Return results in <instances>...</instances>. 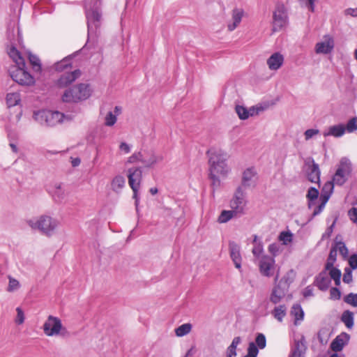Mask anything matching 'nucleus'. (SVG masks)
<instances>
[{"instance_id":"nucleus-18","label":"nucleus","mask_w":357,"mask_h":357,"mask_svg":"<svg viewBox=\"0 0 357 357\" xmlns=\"http://www.w3.org/2000/svg\"><path fill=\"white\" fill-rule=\"evenodd\" d=\"M229 253L230 257L232 259L235 267L238 269L241 268V248L239 245L236 243L234 241H231L229 243Z\"/></svg>"},{"instance_id":"nucleus-39","label":"nucleus","mask_w":357,"mask_h":357,"mask_svg":"<svg viewBox=\"0 0 357 357\" xmlns=\"http://www.w3.org/2000/svg\"><path fill=\"white\" fill-rule=\"evenodd\" d=\"M304 345L297 341L295 343L294 348L291 351L290 357H303Z\"/></svg>"},{"instance_id":"nucleus-34","label":"nucleus","mask_w":357,"mask_h":357,"mask_svg":"<svg viewBox=\"0 0 357 357\" xmlns=\"http://www.w3.org/2000/svg\"><path fill=\"white\" fill-rule=\"evenodd\" d=\"M192 330V324L186 323L181 325L175 329V334L178 337H183L190 333Z\"/></svg>"},{"instance_id":"nucleus-25","label":"nucleus","mask_w":357,"mask_h":357,"mask_svg":"<svg viewBox=\"0 0 357 357\" xmlns=\"http://www.w3.org/2000/svg\"><path fill=\"white\" fill-rule=\"evenodd\" d=\"M9 56L15 63V66H25L24 58L21 56L20 52L15 47H12L8 52Z\"/></svg>"},{"instance_id":"nucleus-44","label":"nucleus","mask_w":357,"mask_h":357,"mask_svg":"<svg viewBox=\"0 0 357 357\" xmlns=\"http://www.w3.org/2000/svg\"><path fill=\"white\" fill-rule=\"evenodd\" d=\"M292 234L290 231H282L279 235V240L284 245H288L292 241Z\"/></svg>"},{"instance_id":"nucleus-58","label":"nucleus","mask_w":357,"mask_h":357,"mask_svg":"<svg viewBox=\"0 0 357 357\" xmlns=\"http://www.w3.org/2000/svg\"><path fill=\"white\" fill-rule=\"evenodd\" d=\"M319 132V131L317 129H308L304 133L305 138L306 140H309Z\"/></svg>"},{"instance_id":"nucleus-45","label":"nucleus","mask_w":357,"mask_h":357,"mask_svg":"<svg viewBox=\"0 0 357 357\" xmlns=\"http://www.w3.org/2000/svg\"><path fill=\"white\" fill-rule=\"evenodd\" d=\"M345 127V132H353L357 130V117L349 120Z\"/></svg>"},{"instance_id":"nucleus-31","label":"nucleus","mask_w":357,"mask_h":357,"mask_svg":"<svg viewBox=\"0 0 357 357\" xmlns=\"http://www.w3.org/2000/svg\"><path fill=\"white\" fill-rule=\"evenodd\" d=\"M20 100V94L19 93H9L6 96V103L8 107H14L18 105Z\"/></svg>"},{"instance_id":"nucleus-8","label":"nucleus","mask_w":357,"mask_h":357,"mask_svg":"<svg viewBox=\"0 0 357 357\" xmlns=\"http://www.w3.org/2000/svg\"><path fill=\"white\" fill-rule=\"evenodd\" d=\"M288 23L287 11L282 3H277L273 14L272 33L281 31Z\"/></svg>"},{"instance_id":"nucleus-23","label":"nucleus","mask_w":357,"mask_h":357,"mask_svg":"<svg viewBox=\"0 0 357 357\" xmlns=\"http://www.w3.org/2000/svg\"><path fill=\"white\" fill-rule=\"evenodd\" d=\"M51 192L54 200L56 202L63 201L67 195L63 184L61 183H54Z\"/></svg>"},{"instance_id":"nucleus-43","label":"nucleus","mask_w":357,"mask_h":357,"mask_svg":"<svg viewBox=\"0 0 357 357\" xmlns=\"http://www.w3.org/2000/svg\"><path fill=\"white\" fill-rule=\"evenodd\" d=\"M318 196L319 191L317 188L311 187L308 189L306 197L309 202V206L311 205V202H313L318 198Z\"/></svg>"},{"instance_id":"nucleus-49","label":"nucleus","mask_w":357,"mask_h":357,"mask_svg":"<svg viewBox=\"0 0 357 357\" xmlns=\"http://www.w3.org/2000/svg\"><path fill=\"white\" fill-rule=\"evenodd\" d=\"M116 115L114 114L112 112H109L105 116V124L107 126H112L116 122Z\"/></svg>"},{"instance_id":"nucleus-59","label":"nucleus","mask_w":357,"mask_h":357,"mask_svg":"<svg viewBox=\"0 0 357 357\" xmlns=\"http://www.w3.org/2000/svg\"><path fill=\"white\" fill-rule=\"evenodd\" d=\"M351 281H352V272L349 268H345V272L343 275V282L349 284Z\"/></svg>"},{"instance_id":"nucleus-35","label":"nucleus","mask_w":357,"mask_h":357,"mask_svg":"<svg viewBox=\"0 0 357 357\" xmlns=\"http://www.w3.org/2000/svg\"><path fill=\"white\" fill-rule=\"evenodd\" d=\"M291 314L294 317L295 324L297 321L303 319L304 312L299 304H294L291 308Z\"/></svg>"},{"instance_id":"nucleus-33","label":"nucleus","mask_w":357,"mask_h":357,"mask_svg":"<svg viewBox=\"0 0 357 357\" xmlns=\"http://www.w3.org/2000/svg\"><path fill=\"white\" fill-rule=\"evenodd\" d=\"M338 236H336L335 241V245L333 246V248H335L336 252L339 251L340 254L344 257L346 258L348 256V249L345 245L344 243L342 241H337Z\"/></svg>"},{"instance_id":"nucleus-7","label":"nucleus","mask_w":357,"mask_h":357,"mask_svg":"<svg viewBox=\"0 0 357 357\" xmlns=\"http://www.w3.org/2000/svg\"><path fill=\"white\" fill-rule=\"evenodd\" d=\"M9 74L13 81L22 86H31L35 83L33 77L25 70V66H13Z\"/></svg>"},{"instance_id":"nucleus-55","label":"nucleus","mask_w":357,"mask_h":357,"mask_svg":"<svg viewBox=\"0 0 357 357\" xmlns=\"http://www.w3.org/2000/svg\"><path fill=\"white\" fill-rule=\"evenodd\" d=\"M348 216L351 221L357 224V208L352 207L348 211Z\"/></svg>"},{"instance_id":"nucleus-26","label":"nucleus","mask_w":357,"mask_h":357,"mask_svg":"<svg viewBox=\"0 0 357 357\" xmlns=\"http://www.w3.org/2000/svg\"><path fill=\"white\" fill-rule=\"evenodd\" d=\"M240 217L238 215H237L234 211L231 210H224L221 212L220 214L218 222L219 223H226L229 222L230 220H231L234 218H238Z\"/></svg>"},{"instance_id":"nucleus-24","label":"nucleus","mask_w":357,"mask_h":357,"mask_svg":"<svg viewBox=\"0 0 357 357\" xmlns=\"http://www.w3.org/2000/svg\"><path fill=\"white\" fill-rule=\"evenodd\" d=\"M345 132V127L342 124L331 126L327 132H324V136L342 137Z\"/></svg>"},{"instance_id":"nucleus-51","label":"nucleus","mask_w":357,"mask_h":357,"mask_svg":"<svg viewBox=\"0 0 357 357\" xmlns=\"http://www.w3.org/2000/svg\"><path fill=\"white\" fill-rule=\"evenodd\" d=\"M311 1L312 0H298V2L302 8H305L310 12L314 13L315 10V6H312Z\"/></svg>"},{"instance_id":"nucleus-14","label":"nucleus","mask_w":357,"mask_h":357,"mask_svg":"<svg viewBox=\"0 0 357 357\" xmlns=\"http://www.w3.org/2000/svg\"><path fill=\"white\" fill-rule=\"evenodd\" d=\"M128 183L131 189L140 188L142 179V171L141 167H132L128 170Z\"/></svg>"},{"instance_id":"nucleus-15","label":"nucleus","mask_w":357,"mask_h":357,"mask_svg":"<svg viewBox=\"0 0 357 357\" xmlns=\"http://www.w3.org/2000/svg\"><path fill=\"white\" fill-rule=\"evenodd\" d=\"M81 75L79 70H75L72 72H66L62 74L56 82V84L60 88H64L75 82Z\"/></svg>"},{"instance_id":"nucleus-2","label":"nucleus","mask_w":357,"mask_h":357,"mask_svg":"<svg viewBox=\"0 0 357 357\" xmlns=\"http://www.w3.org/2000/svg\"><path fill=\"white\" fill-rule=\"evenodd\" d=\"M27 223L32 229H38L43 234L50 236L54 233L59 222L51 216L41 215L37 220H28Z\"/></svg>"},{"instance_id":"nucleus-4","label":"nucleus","mask_w":357,"mask_h":357,"mask_svg":"<svg viewBox=\"0 0 357 357\" xmlns=\"http://www.w3.org/2000/svg\"><path fill=\"white\" fill-rule=\"evenodd\" d=\"M91 96L89 86L79 84L65 91L62 96V100L66 102H77L86 100Z\"/></svg>"},{"instance_id":"nucleus-61","label":"nucleus","mask_w":357,"mask_h":357,"mask_svg":"<svg viewBox=\"0 0 357 357\" xmlns=\"http://www.w3.org/2000/svg\"><path fill=\"white\" fill-rule=\"evenodd\" d=\"M241 342V339L240 337H236L233 339L231 344L229 347L231 350L236 351V347L238 344H239Z\"/></svg>"},{"instance_id":"nucleus-22","label":"nucleus","mask_w":357,"mask_h":357,"mask_svg":"<svg viewBox=\"0 0 357 357\" xmlns=\"http://www.w3.org/2000/svg\"><path fill=\"white\" fill-rule=\"evenodd\" d=\"M244 15V11L241 8H236L231 12V22L227 24V29L229 31H234L241 23Z\"/></svg>"},{"instance_id":"nucleus-17","label":"nucleus","mask_w":357,"mask_h":357,"mask_svg":"<svg viewBox=\"0 0 357 357\" xmlns=\"http://www.w3.org/2000/svg\"><path fill=\"white\" fill-rule=\"evenodd\" d=\"M257 181V172L254 167L244 170L242 176V185L245 188L255 186Z\"/></svg>"},{"instance_id":"nucleus-5","label":"nucleus","mask_w":357,"mask_h":357,"mask_svg":"<svg viewBox=\"0 0 357 357\" xmlns=\"http://www.w3.org/2000/svg\"><path fill=\"white\" fill-rule=\"evenodd\" d=\"M288 275L289 273L282 278V279L278 282L280 277L279 269L278 270L274 278L275 286L273 288L270 296V301L272 303L276 305L284 297L286 289L292 282L291 280H289Z\"/></svg>"},{"instance_id":"nucleus-41","label":"nucleus","mask_w":357,"mask_h":357,"mask_svg":"<svg viewBox=\"0 0 357 357\" xmlns=\"http://www.w3.org/2000/svg\"><path fill=\"white\" fill-rule=\"evenodd\" d=\"M337 258V252L335 248H331L326 263L325 264V269H328L332 268V266L334 265V263L336 261Z\"/></svg>"},{"instance_id":"nucleus-50","label":"nucleus","mask_w":357,"mask_h":357,"mask_svg":"<svg viewBox=\"0 0 357 357\" xmlns=\"http://www.w3.org/2000/svg\"><path fill=\"white\" fill-rule=\"evenodd\" d=\"M16 312H17V316L15 319V322L17 325L22 324L24 323V319H25L24 313L23 310L19 307L16 308Z\"/></svg>"},{"instance_id":"nucleus-28","label":"nucleus","mask_w":357,"mask_h":357,"mask_svg":"<svg viewBox=\"0 0 357 357\" xmlns=\"http://www.w3.org/2000/svg\"><path fill=\"white\" fill-rule=\"evenodd\" d=\"M126 180L123 176L118 175L112 181V188L114 191L119 192L124 187Z\"/></svg>"},{"instance_id":"nucleus-63","label":"nucleus","mask_w":357,"mask_h":357,"mask_svg":"<svg viewBox=\"0 0 357 357\" xmlns=\"http://www.w3.org/2000/svg\"><path fill=\"white\" fill-rule=\"evenodd\" d=\"M303 296L307 298L310 296H312L313 294V288L311 286H307L305 288L303 291Z\"/></svg>"},{"instance_id":"nucleus-56","label":"nucleus","mask_w":357,"mask_h":357,"mask_svg":"<svg viewBox=\"0 0 357 357\" xmlns=\"http://www.w3.org/2000/svg\"><path fill=\"white\" fill-rule=\"evenodd\" d=\"M268 251L271 254L273 255V257L276 256L280 251V245L278 243H271L268 246Z\"/></svg>"},{"instance_id":"nucleus-13","label":"nucleus","mask_w":357,"mask_h":357,"mask_svg":"<svg viewBox=\"0 0 357 357\" xmlns=\"http://www.w3.org/2000/svg\"><path fill=\"white\" fill-rule=\"evenodd\" d=\"M307 179L314 183L320 181V169L318 164L315 163L312 158H308L305 162Z\"/></svg>"},{"instance_id":"nucleus-52","label":"nucleus","mask_w":357,"mask_h":357,"mask_svg":"<svg viewBox=\"0 0 357 357\" xmlns=\"http://www.w3.org/2000/svg\"><path fill=\"white\" fill-rule=\"evenodd\" d=\"M259 349L254 342H250L248 348V355L257 357Z\"/></svg>"},{"instance_id":"nucleus-36","label":"nucleus","mask_w":357,"mask_h":357,"mask_svg":"<svg viewBox=\"0 0 357 357\" xmlns=\"http://www.w3.org/2000/svg\"><path fill=\"white\" fill-rule=\"evenodd\" d=\"M253 243L254 247L252 248V252L255 257H259L263 252L264 249L263 244L261 241H258V237L257 235L254 236Z\"/></svg>"},{"instance_id":"nucleus-62","label":"nucleus","mask_w":357,"mask_h":357,"mask_svg":"<svg viewBox=\"0 0 357 357\" xmlns=\"http://www.w3.org/2000/svg\"><path fill=\"white\" fill-rule=\"evenodd\" d=\"M119 149L121 151L124 152L125 153H128L130 152V146L126 142H121L119 146Z\"/></svg>"},{"instance_id":"nucleus-54","label":"nucleus","mask_w":357,"mask_h":357,"mask_svg":"<svg viewBox=\"0 0 357 357\" xmlns=\"http://www.w3.org/2000/svg\"><path fill=\"white\" fill-rule=\"evenodd\" d=\"M334 188V182L333 181H328L326 182L322 189L323 193H328L331 195L333 192V190Z\"/></svg>"},{"instance_id":"nucleus-47","label":"nucleus","mask_w":357,"mask_h":357,"mask_svg":"<svg viewBox=\"0 0 357 357\" xmlns=\"http://www.w3.org/2000/svg\"><path fill=\"white\" fill-rule=\"evenodd\" d=\"M255 342L258 348L261 349H264L266 346V340L265 335L262 333H258L255 338Z\"/></svg>"},{"instance_id":"nucleus-57","label":"nucleus","mask_w":357,"mask_h":357,"mask_svg":"<svg viewBox=\"0 0 357 357\" xmlns=\"http://www.w3.org/2000/svg\"><path fill=\"white\" fill-rule=\"evenodd\" d=\"M335 222H333V223L326 229L325 232L321 236L322 241L331 237V236L333 231V227L335 226Z\"/></svg>"},{"instance_id":"nucleus-42","label":"nucleus","mask_w":357,"mask_h":357,"mask_svg":"<svg viewBox=\"0 0 357 357\" xmlns=\"http://www.w3.org/2000/svg\"><path fill=\"white\" fill-rule=\"evenodd\" d=\"M9 283L7 288V291L9 292H13L14 291L17 290L20 287V284L19 281L10 275L8 276Z\"/></svg>"},{"instance_id":"nucleus-3","label":"nucleus","mask_w":357,"mask_h":357,"mask_svg":"<svg viewBox=\"0 0 357 357\" xmlns=\"http://www.w3.org/2000/svg\"><path fill=\"white\" fill-rule=\"evenodd\" d=\"M33 119L42 126H55L63 121L65 116L58 111L44 109L35 112Z\"/></svg>"},{"instance_id":"nucleus-60","label":"nucleus","mask_w":357,"mask_h":357,"mask_svg":"<svg viewBox=\"0 0 357 357\" xmlns=\"http://www.w3.org/2000/svg\"><path fill=\"white\" fill-rule=\"evenodd\" d=\"M349 264L352 269L357 268V255L356 254H354L350 256V257L349 259Z\"/></svg>"},{"instance_id":"nucleus-10","label":"nucleus","mask_w":357,"mask_h":357,"mask_svg":"<svg viewBox=\"0 0 357 357\" xmlns=\"http://www.w3.org/2000/svg\"><path fill=\"white\" fill-rule=\"evenodd\" d=\"M351 172V167L350 161L347 158H342L338 165L337 169L333 176V182L339 185H343L347 176Z\"/></svg>"},{"instance_id":"nucleus-64","label":"nucleus","mask_w":357,"mask_h":357,"mask_svg":"<svg viewBox=\"0 0 357 357\" xmlns=\"http://www.w3.org/2000/svg\"><path fill=\"white\" fill-rule=\"evenodd\" d=\"M344 14L346 15H351L352 17H357V8H349L344 10Z\"/></svg>"},{"instance_id":"nucleus-27","label":"nucleus","mask_w":357,"mask_h":357,"mask_svg":"<svg viewBox=\"0 0 357 357\" xmlns=\"http://www.w3.org/2000/svg\"><path fill=\"white\" fill-rule=\"evenodd\" d=\"M324 271H326V272L328 271V275H330V279H333L335 282V284L336 286H339L340 284V280H341V271L338 268L334 267L332 266V268H330L328 269H325Z\"/></svg>"},{"instance_id":"nucleus-16","label":"nucleus","mask_w":357,"mask_h":357,"mask_svg":"<svg viewBox=\"0 0 357 357\" xmlns=\"http://www.w3.org/2000/svg\"><path fill=\"white\" fill-rule=\"evenodd\" d=\"M334 40L333 38L326 35L324 36V40L319 42L315 45V52L317 54H327L331 53L334 48Z\"/></svg>"},{"instance_id":"nucleus-12","label":"nucleus","mask_w":357,"mask_h":357,"mask_svg":"<svg viewBox=\"0 0 357 357\" xmlns=\"http://www.w3.org/2000/svg\"><path fill=\"white\" fill-rule=\"evenodd\" d=\"M275 268V261L273 257L264 255L261 257L259 262V269L262 275L268 278L273 276Z\"/></svg>"},{"instance_id":"nucleus-11","label":"nucleus","mask_w":357,"mask_h":357,"mask_svg":"<svg viewBox=\"0 0 357 357\" xmlns=\"http://www.w3.org/2000/svg\"><path fill=\"white\" fill-rule=\"evenodd\" d=\"M247 201L245 199V193L241 187L236 190L232 199L230 201V208L239 216L244 213V209L246 206Z\"/></svg>"},{"instance_id":"nucleus-30","label":"nucleus","mask_w":357,"mask_h":357,"mask_svg":"<svg viewBox=\"0 0 357 357\" xmlns=\"http://www.w3.org/2000/svg\"><path fill=\"white\" fill-rule=\"evenodd\" d=\"M287 307L284 305H280L276 306L272 314L279 321H282L283 318L286 316Z\"/></svg>"},{"instance_id":"nucleus-29","label":"nucleus","mask_w":357,"mask_h":357,"mask_svg":"<svg viewBox=\"0 0 357 357\" xmlns=\"http://www.w3.org/2000/svg\"><path fill=\"white\" fill-rule=\"evenodd\" d=\"M354 313L350 310L343 312L341 321L345 324L348 328H351L354 326Z\"/></svg>"},{"instance_id":"nucleus-53","label":"nucleus","mask_w":357,"mask_h":357,"mask_svg":"<svg viewBox=\"0 0 357 357\" xmlns=\"http://www.w3.org/2000/svg\"><path fill=\"white\" fill-rule=\"evenodd\" d=\"M330 296L333 300H339L341 298V292L337 287H332L330 290Z\"/></svg>"},{"instance_id":"nucleus-32","label":"nucleus","mask_w":357,"mask_h":357,"mask_svg":"<svg viewBox=\"0 0 357 357\" xmlns=\"http://www.w3.org/2000/svg\"><path fill=\"white\" fill-rule=\"evenodd\" d=\"M254 108H251L249 111L243 106H236L235 110L241 119H247L250 115H253Z\"/></svg>"},{"instance_id":"nucleus-19","label":"nucleus","mask_w":357,"mask_h":357,"mask_svg":"<svg viewBox=\"0 0 357 357\" xmlns=\"http://www.w3.org/2000/svg\"><path fill=\"white\" fill-rule=\"evenodd\" d=\"M164 158L161 154H155L153 151L143 153L142 164L146 167H152L158 163L161 162Z\"/></svg>"},{"instance_id":"nucleus-6","label":"nucleus","mask_w":357,"mask_h":357,"mask_svg":"<svg viewBox=\"0 0 357 357\" xmlns=\"http://www.w3.org/2000/svg\"><path fill=\"white\" fill-rule=\"evenodd\" d=\"M44 333L49 337L63 335L67 333V330L62 325L59 318L52 315L48 316L43 326Z\"/></svg>"},{"instance_id":"nucleus-1","label":"nucleus","mask_w":357,"mask_h":357,"mask_svg":"<svg viewBox=\"0 0 357 357\" xmlns=\"http://www.w3.org/2000/svg\"><path fill=\"white\" fill-rule=\"evenodd\" d=\"M209 154V178L211 180V185L213 188L220 186L219 176L227 177L230 172L227 161L228 155L221 149H211L208 152Z\"/></svg>"},{"instance_id":"nucleus-38","label":"nucleus","mask_w":357,"mask_h":357,"mask_svg":"<svg viewBox=\"0 0 357 357\" xmlns=\"http://www.w3.org/2000/svg\"><path fill=\"white\" fill-rule=\"evenodd\" d=\"M29 60L30 63L32 66V68L35 72H40L41 71V63L39 58L33 55L31 53L29 54Z\"/></svg>"},{"instance_id":"nucleus-46","label":"nucleus","mask_w":357,"mask_h":357,"mask_svg":"<svg viewBox=\"0 0 357 357\" xmlns=\"http://www.w3.org/2000/svg\"><path fill=\"white\" fill-rule=\"evenodd\" d=\"M344 301L353 307H357V294H349L344 298Z\"/></svg>"},{"instance_id":"nucleus-9","label":"nucleus","mask_w":357,"mask_h":357,"mask_svg":"<svg viewBox=\"0 0 357 357\" xmlns=\"http://www.w3.org/2000/svg\"><path fill=\"white\" fill-rule=\"evenodd\" d=\"M86 17L87 20L88 34L96 33L100 26L102 13L98 7L86 8Z\"/></svg>"},{"instance_id":"nucleus-21","label":"nucleus","mask_w":357,"mask_h":357,"mask_svg":"<svg viewBox=\"0 0 357 357\" xmlns=\"http://www.w3.org/2000/svg\"><path fill=\"white\" fill-rule=\"evenodd\" d=\"M330 284L331 279L328 276V273L326 271H321L318 275H317L314 281V284L321 291L327 290Z\"/></svg>"},{"instance_id":"nucleus-40","label":"nucleus","mask_w":357,"mask_h":357,"mask_svg":"<svg viewBox=\"0 0 357 357\" xmlns=\"http://www.w3.org/2000/svg\"><path fill=\"white\" fill-rule=\"evenodd\" d=\"M344 344L345 342L344 340L340 336H337L331 342V348L334 351H340L343 349Z\"/></svg>"},{"instance_id":"nucleus-20","label":"nucleus","mask_w":357,"mask_h":357,"mask_svg":"<svg viewBox=\"0 0 357 357\" xmlns=\"http://www.w3.org/2000/svg\"><path fill=\"white\" fill-rule=\"evenodd\" d=\"M284 60L282 54L275 52L267 59L266 63L271 70H278L283 65Z\"/></svg>"},{"instance_id":"nucleus-48","label":"nucleus","mask_w":357,"mask_h":357,"mask_svg":"<svg viewBox=\"0 0 357 357\" xmlns=\"http://www.w3.org/2000/svg\"><path fill=\"white\" fill-rule=\"evenodd\" d=\"M143 153L142 152H137L133 153L131 156L128 158L127 163H135L141 162L142 163Z\"/></svg>"},{"instance_id":"nucleus-37","label":"nucleus","mask_w":357,"mask_h":357,"mask_svg":"<svg viewBox=\"0 0 357 357\" xmlns=\"http://www.w3.org/2000/svg\"><path fill=\"white\" fill-rule=\"evenodd\" d=\"M55 70L56 71H63L68 68H71V63H70V59L69 58H65L61 61L57 62L54 65Z\"/></svg>"}]
</instances>
